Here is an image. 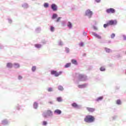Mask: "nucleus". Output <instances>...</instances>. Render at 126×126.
<instances>
[{
  "instance_id": "f257e3e1",
  "label": "nucleus",
  "mask_w": 126,
  "mask_h": 126,
  "mask_svg": "<svg viewBox=\"0 0 126 126\" xmlns=\"http://www.w3.org/2000/svg\"><path fill=\"white\" fill-rule=\"evenodd\" d=\"M86 123H93L95 121V118L91 115H87L84 119Z\"/></svg>"
},
{
  "instance_id": "f03ea898",
  "label": "nucleus",
  "mask_w": 126,
  "mask_h": 126,
  "mask_svg": "<svg viewBox=\"0 0 126 126\" xmlns=\"http://www.w3.org/2000/svg\"><path fill=\"white\" fill-rule=\"evenodd\" d=\"M62 73H63V72H62V71L58 72V71H55V70H52L51 71V74L52 75H55V76H56V77L58 76H59V75H61V74H62Z\"/></svg>"
},
{
  "instance_id": "7ed1b4c3",
  "label": "nucleus",
  "mask_w": 126,
  "mask_h": 126,
  "mask_svg": "<svg viewBox=\"0 0 126 126\" xmlns=\"http://www.w3.org/2000/svg\"><path fill=\"white\" fill-rule=\"evenodd\" d=\"M108 24L109 25V26L117 25V24H118V22L116 21V20H109V21H108Z\"/></svg>"
},
{
  "instance_id": "20e7f679",
  "label": "nucleus",
  "mask_w": 126,
  "mask_h": 126,
  "mask_svg": "<svg viewBox=\"0 0 126 126\" xmlns=\"http://www.w3.org/2000/svg\"><path fill=\"white\" fill-rule=\"evenodd\" d=\"M107 13H115L116 12V10L113 8H110L106 9Z\"/></svg>"
},
{
  "instance_id": "39448f33",
  "label": "nucleus",
  "mask_w": 126,
  "mask_h": 126,
  "mask_svg": "<svg viewBox=\"0 0 126 126\" xmlns=\"http://www.w3.org/2000/svg\"><path fill=\"white\" fill-rule=\"evenodd\" d=\"M78 79L80 81H83V80H85V76H84V75L80 74L78 76Z\"/></svg>"
},
{
  "instance_id": "423d86ee",
  "label": "nucleus",
  "mask_w": 126,
  "mask_h": 126,
  "mask_svg": "<svg viewBox=\"0 0 126 126\" xmlns=\"http://www.w3.org/2000/svg\"><path fill=\"white\" fill-rule=\"evenodd\" d=\"M51 8L53 11H57L58 10V6L56 4H52L51 5Z\"/></svg>"
},
{
  "instance_id": "0eeeda50",
  "label": "nucleus",
  "mask_w": 126,
  "mask_h": 126,
  "mask_svg": "<svg viewBox=\"0 0 126 126\" xmlns=\"http://www.w3.org/2000/svg\"><path fill=\"white\" fill-rule=\"evenodd\" d=\"M87 110L90 113H93L95 111V108H91V107H87Z\"/></svg>"
},
{
  "instance_id": "6e6552de",
  "label": "nucleus",
  "mask_w": 126,
  "mask_h": 126,
  "mask_svg": "<svg viewBox=\"0 0 126 126\" xmlns=\"http://www.w3.org/2000/svg\"><path fill=\"white\" fill-rule=\"evenodd\" d=\"M86 14L89 16H91V15L93 14V13L92 11H90V10H88L86 12Z\"/></svg>"
},
{
  "instance_id": "1a4fd4ad",
  "label": "nucleus",
  "mask_w": 126,
  "mask_h": 126,
  "mask_svg": "<svg viewBox=\"0 0 126 126\" xmlns=\"http://www.w3.org/2000/svg\"><path fill=\"white\" fill-rule=\"evenodd\" d=\"M55 114H57L58 115H61L62 114V111L60 109L56 110L54 111Z\"/></svg>"
},
{
  "instance_id": "9d476101",
  "label": "nucleus",
  "mask_w": 126,
  "mask_h": 126,
  "mask_svg": "<svg viewBox=\"0 0 126 126\" xmlns=\"http://www.w3.org/2000/svg\"><path fill=\"white\" fill-rule=\"evenodd\" d=\"M1 124L3 126H6V125H7V124H8V122H7V120L5 119V120L2 121Z\"/></svg>"
},
{
  "instance_id": "9b49d317",
  "label": "nucleus",
  "mask_w": 126,
  "mask_h": 126,
  "mask_svg": "<svg viewBox=\"0 0 126 126\" xmlns=\"http://www.w3.org/2000/svg\"><path fill=\"white\" fill-rule=\"evenodd\" d=\"M6 65L7 67H8L9 68H11V67L13 66V65L11 63H8Z\"/></svg>"
},
{
  "instance_id": "f8f14e48",
  "label": "nucleus",
  "mask_w": 126,
  "mask_h": 126,
  "mask_svg": "<svg viewBox=\"0 0 126 126\" xmlns=\"http://www.w3.org/2000/svg\"><path fill=\"white\" fill-rule=\"evenodd\" d=\"M86 84L79 85L78 86V88H85L86 87Z\"/></svg>"
},
{
  "instance_id": "ddd939ff",
  "label": "nucleus",
  "mask_w": 126,
  "mask_h": 126,
  "mask_svg": "<svg viewBox=\"0 0 126 126\" xmlns=\"http://www.w3.org/2000/svg\"><path fill=\"white\" fill-rule=\"evenodd\" d=\"M46 115L47 116H52V111H51V110H47V112H46Z\"/></svg>"
},
{
  "instance_id": "4468645a",
  "label": "nucleus",
  "mask_w": 126,
  "mask_h": 126,
  "mask_svg": "<svg viewBox=\"0 0 126 126\" xmlns=\"http://www.w3.org/2000/svg\"><path fill=\"white\" fill-rule=\"evenodd\" d=\"M14 66L15 68H19L20 67V65L17 63H14Z\"/></svg>"
},
{
  "instance_id": "2eb2a0df",
  "label": "nucleus",
  "mask_w": 126,
  "mask_h": 126,
  "mask_svg": "<svg viewBox=\"0 0 126 126\" xmlns=\"http://www.w3.org/2000/svg\"><path fill=\"white\" fill-rule=\"evenodd\" d=\"M22 7L24 8H28V4L25 3L22 5Z\"/></svg>"
},
{
  "instance_id": "dca6fc26",
  "label": "nucleus",
  "mask_w": 126,
  "mask_h": 126,
  "mask_svg": "<svg viewBox=\"0 0 126 126\" xmlns=\"http://www.w3.org/2000/svg\"><path fill=\"white\" fill-rule=\"evenodd\" d=\"M71 106L74 108H78V105L76 103H73L71 104Z\"/></svg>"
},
{
  "instance_id": "f3484780",
  "label": "nucleus",
  "mask_w": 126,
  "mask_h": 126,
  "mask_svg": "<svg viewBox=\"0 0 126 126\" xmlns=\"http://www.w3.org/2000/svg\"><path fill=\"white\" fill-rule=\"evenodd\" d=\"M72 63H73V64H77V61L76 60L73 59L71 60Z\"/></svg>"
},
{
  "instance_id": "a211bd4d",
  "label": "nucleus",
  "mask_w": 126,
  "mask_h": 126,
  "mask_svg": "<svg viewBox=\"0 0 126 126\" xmlns=\"http://www.w3.org/2000/svg\"><path fill=\"white\" fill-rule=\"evenodd\" d=\"M94 35L95 36V37L97 38V39H101L102 38L101 36L97 34L96 33H94Z\"/></svg>"
},
{
  "instance_id": "6ab92c4d",
  "label": "nucleus",
  "mask_w": 126,
  "mask_h": 126,
  "mask_svg": "<svg viewBox=\"0 0 126 126\" xmlns=\"http://www.w3.org/2000/svg\"><path fill=\"white\" fill-rule=\"evenodd\" d=\"M33 108H34V109H37V108H38V103H37V102L34 103Z\"/></svg>"
},
{
  "instance_id": "aec40b11",
  "label": "nucleus",
  "mask_w": 126,
  "mask_h": 126,
  "mask_svg": "<svg viewBox=\"0 0 126 126\" xmlns=\"http://www.w3.org/2000/svg\"><path fill=\"white\" fill-rule=\"evenodd\" d=\"M70 65H71V63H67L65 65L64 67H65V68L69 67V66H70Z\"/></svg>"
},
{
  "instance_id": "412c9836",
  "label": "nucleus",
  "mask_w": 126,
  "mask_h": 126,
  "mask_svg": "<svg viewBox=\"0 0 126 126\" xmlns=\"http://www.w3.org/2000/svg\"><path fill=\"white\" fill-rule=\"evenodd\" d=\"M108 26H110V25H109L108 22H107L106 24H105L103 25V27L104 28H106V27H108Z\"/></svg>"
},
{
  "instance_id": "4be33fe9",
  "label": "nucleus",
  "mask_w": 126,
  "mask_h": 126,
  "mask_svg": "<svg viewBox=\"0 0 126 126\" xmlns=\"http://www.w3.org/2000/svg\"><path fill=\"white\" fill-rule=\"evenodd\" d=\"M35 48H37L38 49L41 48L42 47V45L41 44H35L34 45Z\"/></svg>"
},
{
  "instance_id": "5701e85b",
  "label": "nucleus",
  "mask_w": 126,
  "mask_h": 126,
  "mask_svg": "<svg viewBox=\"0 0 126 126\" xmlns=\"http://www.w3.org/2000/svg\"><path fill=\"white\" fill-rule=\"evenodd\" d=\"M116 103L117 104V105H121V104H122V101H121V100L118 99L116 101Z\"/></svg>"
},
{
  "instance_id": "b1692460",
  "label": "nucleus",
  "mask_w": 126,
  "mask_h": 126,
  "mask_svg": "<svg viewBox=\"0 0 126 126\" xmlns=\"http://www.w3.org/2000/svg\"><path fill=\"white\" fill-rule=\"evenodd\" d=\"M67 26L69 27V28H71V27H72V24H71V23L70 22H68Z\"/></svg>"
},
{
  "instance_id": "393cba45",
  "label": "nucleus",
  "mask_w": 126,
  "mask_h": 126,
  "mask_svg": "<svg viewBox=\"0 0 126 126\" xmlns=\"http://www.w3.org/2000/svg\"><path fill=\"white\" fill-rule=\"evenodd\" d=\"M58 17V15L57 14H54L52 16V19H55V18H57Z\"/></svg>"
},
{
  "instance_id": "a878e982",
  "label": "nucleus",
  "mask_w": 126,
  "mask_h": 126,
  "mask_svg": "<svg viewBox=\"0 0 126 126\" xmlns=\"http://www.w3.org/2000/svg\"><path fill=\"white\" fill-rule=\"evenodd\" d=\"M50 31H51V32H54L55 31V27L51 26L50 27Z\"/></svg>"
},
{
  "instance_id": "bb28decb",
  "label": "nucleus",
  "mask_w": 126,
  "mask_h": 126,
  "mask_svg": "<svg viewBox=\"0 0 126 126\" xmlns=\"http://www.w3.org/2000/svg\"><path fill=\"white\" fill-rule=\"evenodd\" d=\"M102 99H103V96H100L97 98V99H96V101H101V100H102Z\"/></svg>"
},
{
  "instance_id": "cd10ccee",
  "label": "nucleus",
  "mask_w": 126,
  "mask_h": 126,
  "mask_svg": "<svg viewBox=\"0 0 126 126\" xmlns=\"http://www.w3.org/2000/svg\"><path fill=\"white\" fill-rule=\"evenodd\" d=\"M59 90H61V91H63V88L62 86H59L58 87Z\"/></svg>"
},
{
  "instance_id": "c85d7f7f",
  "label": "nucleus",
  "mask_w": 126,
  "mask_h": 126,
  "mask_svg": "<svg viewBox=\"0 0 126 126\" xmlns=\"http://www.w3.org/2000/svg\"><path fill=\"white\" fill-rule=\"evenodd\" d=\"M44 6L46 8H47V7H49V3H45L44 4Z\"/></svg>"
},
{
  "instance_id": "c756f323",
  "label": "nucleus",
  "mask_w": 126,
  "mask_h": 126,
  "mask_svg": "<svg viewBox=\"0 0 126 126\" xmlns=\"http://www.w3.org/2000/svg\"><path fill=\"white\" fill-rule=\"evenodd\" d=\"M57 100L58 102H62V101H63V100L62 99V97H57Z\"/></svg>"
},
{
  "instance_id": "7c9ffc66",
  "label": "nucleus",
  "mask_w": 126,
  "mask_h": 126,
  "mask_svg": "<svg viewBox=\"0 0 126 126\" xmlns=\"http://www.w3.org/2000/svg\"><path fill=\"white\" fill-rule=\"evenodd\" d=\"M36 66H32V71H35L36 70Z\"/></svg>"
},
{
  "instance_id": "2f4dec72",
  "label": "nucleus",
  "mask_w": 126,
  "mask_h": 126,
  "mask_svg": "<svg viewBox=\"0 0 126 126\" xmlns=\"http://www.w3.org/2000/svg\"><path fill=\"white\" fill-rule=\"evenodd\" d=\"M101 71H105V68L104 67H101L100 68Z\"/></svg>"
},
{
  "instance_id": "473e14b6",
  "label": "nucleus",
  "mask_w": 126,
  "mask_h": 126,
  "mask_svg": "<svg viewBox=\"0 0 126 126\" xmlns=\"http://www.w3.org/2000/svg\"><path fill=\"white\" fill-rule=\"evenodd\" d=\"M61 19H62V17H59L56 20V22H59L60 21V20H61Z\"/></svg>"
},
{
  "instance_id": "72a5a7b5",
  "label": "nucleus",
  "mask_w": 126,
  "mask_h": 126,
  "mask_svg": "<svg viewBox=\"0 0 126 126\" xmlns=\"http://www.w3.org/2000/svg\"><path fill=\"white\" fill-rule=\"evenodd\" d=\"M48 91L49 92H51L53 91V89L52 88H49L48 89Z\"/></svg>"
},
{
  "instance_id": "f704fd0d",
  "label": "nucleus",
  "mask_w": 126,
  "mask_h": 126,
  "mask_svg": "<svg viewBox=\"0 0 126 126\" xmlns=\"http://www.w3.org/2000/svg\"><path fill=\"white\" fill-rule=\"evenodd\" d=\"M80 47H83L84 46V43L83 42H81L79 44Z\"/></svg>"
},
{
  "instance_id": "c9c22d12",
  "label": "nucleus",
  "mask_w": 126,
  "mask_h": 126,
  "mask_svg": "<svg viewBox=\"0 0 126 126\" xmlns=\"http://www.w3.org/2000/svg\"><path fill=\"white\" fill-rule=\"evenodd\" d=\"M47 121H43V126H47Z\"/></svg>"
},
{
  "instance_id": "e433bc0d",
  "label": "nucleus",
  "mask_w": 126,
  "mask_h": 126,
  "mask_svg": "<svg viewBox=\"0 0 126 126\" xmlns=\"http://www.w3.org/2000/svg\"><path fill=\"white\" fill-rule=\"evenodd\" d=\"M106 51L107 53H110V52H111V50H110L109 49H108V48L106 49Z\"/></svg>"
},
{
  "instance_id": "4c0bfd02",
  "label": "nucleus",
  "mask_w": 126,
  "mask_h": 126,
  "mask_svg": "<svg viewBox=\"0 0 126 126\" xmlns=\"http://www.w3.org/2000/svg\"><path fill=\"white\" fill-rule=\"evenodd\" d=\"M115 36H116V34H115V33H112L111 34V38H114Z\"/></svg>"
},
{
  "instance_id": "58836bf2",
  "label": "nucleus",
  "mask_w": 126,
  "mask_h": 126,
  "mask_svg": "<svg viewBox=\"0 0 126 126\" xmlns=\"http://www.w3.org/2000/svg\"><path fill=\"white\" fill-rule=\"evenodd\" d=\"M123 38H124V40H126V36L123 35Z\"/></svg>"
},
{
  "instance_id": "ea45409f",
  "label": "nucleus",
  "mask_w": 126,
  "mask_h": 126,
  "mask_svg": "<svg viewBox=\"0 0 126 126\" xmlns=\"http://www.w3.org/2000/svg\"><path fill=\"white\" fill-rule=\"evenodd\" d=\"M18 78H19V79H22V76H19Z\"/></svg>"
},
{
  "instance_id": "a19ab883",
  "label": "nucleus",
  "mask_w": 126,
  "mask_h": 126,
  "mask_svg": "<svg viewBox=\"0 0 126 126\" xmlns=\"http://www.w3.org/2000/svg\"><path fill=\"white\" fill-rule=\"evenodd\" d=\"M95 1L96 2H100V1H101V0H95Z\"/></svg>"
},
{
  "instance_id": "79ce46f5",
  "label": "nucleus",
  "mask_w": 126,
  "mask_h": 126,
  "mask_svg": "<svg viewBox=\"0 0 126 126\" xmlns=\"http://www.w3.org/2000/svg\"><path fill=\"white\" fill-rule=\"evenodd\" d=\"M48 103L49 104H53V101H49Z\"/></svg>"
},
{
  "instance_id": "37998d69",
  "label": "nucleus",
  "mask_w": 126,
  "mask_h": 126,
  "mask_svg": "<svg viewBox=\"0 0 126 126\" xmlns=\"http://www.w3.org/2000/svg\"><path fill=\"white\" fill-rule=\"evenodd\" d=\"M84 35L85 36L86 35H87L86 32H84Z\"/></svg>"
},
{
  "instance_id": "c03bdc74",
  "label": "nucleus",
  "mask_w": 126,
  "mask_h": 126,
  "mask_svg": "<svg viewBox=\"0 0 126 126\" xmlns=\"http://www.w3.org/2000/svg\"><path fill=\"white\" fill-rule=\"evenodd\" d=\"M9 22H10V23H11V20H9Z\"/></svg>"
},
{
  "instance_id": "a18cd8bd",
  "label": "nucleus",
  "mask_w": 126,
  "mask_h": 126,
  "mask_svg": "<svg viewBox=\"0 0 126 126\" xmlns=\"http://www.w3.org/2000/svg\"><path fill=\"white\" fill-rule=\"evenodd\" d=\"M67 52H68V49H67Z\"/></svg>"
}]
</instances>
